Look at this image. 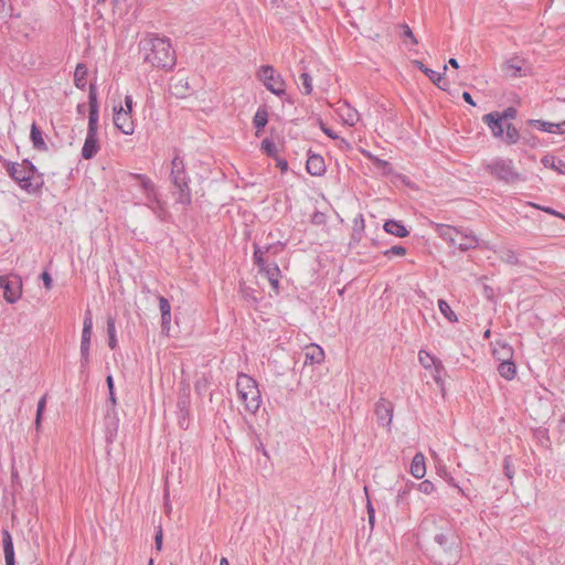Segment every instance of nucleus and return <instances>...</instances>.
Wrapping results in <instances>:
<instances>
[{"mask_svg":"<svg viewBox=\"0 0 565 565\" xmlns=\"http://www.w3.org/2000/svg\"><path fill=\"white\" fill-rule=\"evenodd\" d=\"M139 51L143 63L152 68L170 71L175 65V53L167 39L159 36L146 38L140 41Z\"/></svg>","mask_w":565,"mask_h":565,"instance_id":"f257e3e1","label":"nucleus"},{"mask_svg":"<svg viewBox=\"0 0 565 565\" xmlns=\"http://www.w3.org/2000/svg\"><path fill=\"white\" fill-rule=\"evenodd\" d=\"M2 163L9 177L28 193L36 192L42 185L40 177H36L38 169L30 160L24 159L19 163L3 159Z\"/></svg>","mask_w":565,"mask_h":565,"instance_id":"f03ea898","label":"nucleus"},{"mask_svg":"<svg viewBox=\"0 0 565 565\" xmlns=\"http://www.w3.org/2000/svg\"><path fill=\"white\" fill-rule=\"evenodd\" d=\"M98 104L95 87L89 85V118L88 129L81 150V154L85 160L94 158L100 150L98 139Z\"/></svg>","mask_w":565,"mask_h":565,"instance_id":"7ed1b4c3","label":"nucleus"},{"mask_svg":"<svg viewBox=\"0 0 565 565\" xmlns=\"http://www.w3.org/2000/svg\"><path fill=\"white\" fill-rule=\"evenodd\" d=\"M238 402L248 414H256L262 405V394L258 383L252 376L239 373L235 383Z\"/></svg>","mask_w":565,"mask_h":565,"instance_id":"20e7f679","label":"nucleus"},{"mask_svg":"<svg viewBox=\"0 0 565 565\" xmlns=\"http://www.w3.org/2000/svg\"><path fill=\"white\" fill-rule=\"evenodd\" d=\"M436 231L443 239L449 242L452 246L461 250H468L477 247L478 245V238L476 235L461 232L450 225L437 224Z\"/></svg>","mask_w":565,"mask_h":565,"instance_id":"39448f33","label":"nucleus"},{"mask_svg":"<svg viewBox=\"0 0 565 565\" xmlns=\"http://www.w3.org/2000/svg\"><path fill=\"white\" fill-rule=\"evenodd\" d=\"M134 99L130 95L125 97V106L119 103L113 107V121L115 127L124 135L131 136L135 132V121L132 119Z\"/></svg>","mask_w":565,"mask_h":565,"instance_id":"423d86ee","label":"nucleus"},{"mask_svg":"<svg viewBox=\"0 0 565 565\" xmlns=\"http://www.w3.org/2000/svg\"><path fill=\"white\" fill-rule=\"evenodd\" d=\"M258 79L273 94L281 96L286 92V82L281 74L270 65H263L257 72Z\"/></svg>","mask_w":565,"mask_h":565,"instance_id":"0eeeda50","label":"nucleus"},{"mask_svg":"<svg viewBox=\"0 0 565 565\" xmlns=\"http://www.w3.org/2000/svg\"><path fill=\"white\" fill-rule=\"evenodd\" d=\"M0 288L9 303H15L22 296V281L17 275L0 276Z\"/></svg>","mask_w":565,"mask_h":565,"instance_id":"6e6552de","label":"nucleus"},{"mask_svg":"<svg viewBox=\"0 0 565 565\" xmlns=\"http://www.w3.org/2000/svg\"><path fill=\"white\" fill-rule=\"evenodd\" d=\"M172 178L174 184L179 188L181 192V201L183 203H190V192L188 180L184 172V163L180 157L173 158L172 162Z\"/></svg>","mask_w":565,"mask_h":565,"instance_id":"1a4fd4ad","label":"nucleus"},{"mask_svg":"<svg viewBox=\"0 0 565 565\" xmlns=\"http://www.w3.org/2000/svg\"><path fill=\"white\" fill-rule=\"evenodd\" d=\"M503 72L508 77L518 78L533 74L531 65L521 57H512L503 65Z\"/></svg>","mask_w":565,"mask_h":565,"instance_id":"9d476101","label":"nucleus"},{"mask_svg":"<svg viewBox=\"0 0 565 565\" xmlns=\"http://www.w3.org/2000/svg\"><path fill=\"white\" fill-rule=\"evenodd\" d=\"M483 122L490 128L493 137L501 138L505 129L504 120L498 111L487 114L482 117Z\"/></svg>","mask_w":565,"mask_h":565,"instance_id":"9b49d317","label":"nucleus"},{"mask_svg":"<svg viewBox=\"0 0 565 565\" xmlns=\"http://www.w3.org/2000/svg\"><path fill=\"white\" fill-rule=\"evenodd\" d=\"M259 271L265 275L268 279L271 288L276 294L279 292V279L281 277V271L276 263H266L262 267H259Z\"/></svg>","mask_w":565,"mask_h":565,"instance_id":"f8f14e48","label":"nucleus"},{"mask_svg":"<svg viewBox=\"0 0 565 565\" xmlns=\"http://www.w3.org/2000/svg\"><path fill=\"white\" fill-rule=\"evenodd\" d=\"M489 170L491 174L495 175L497 178L512 181L518 179V173L513 171L512 167L504 163V162H494L489 166Z\"/></svg>","mask_w":565,"mask_h":565,"instance_id":"ddd939ff","label":"nucleus"},{"mask_svg":"<svg viewBox=\"0 0 565 565\" xmlns=\"http://www.w3.org/2000/svg\"><path fill=\"white\" fill-rule=\"evenodd\" d=\"M529 125L536 127L539 130L548 132V134H565V120L562 122H550L539 119H532L529 121Z\"/></svg>","mask_w":565,"mask_h":565,"instance_id":"4468645a","label":"nucleus"},{"mask_svg":"<svg viewBox=\"0 0 565 565\" xmlns=\"http://www.w3.org/2000/svg\"><path fill=\"white\" fill-rule=\"evenodd\" d=\"M324 358V351L320 345L311 343L305 348L306 364H321Z\"/></svg>","mask_w":565,"mask_h":565,"instance_id":"2eb2a0df","label":"nucleus"},{"mask_svg":"<svg viewBox=\"0 0 565 565\" xmlns=\"http://www.w3.org/2000/svg\"><path fill=\"white\" fill-rule=\"evenodd\" d=\"M426 458L423 452H417L412 459L409 473L416 479H423L426 476Z\"/></svg>","mask_w":565,"mask_h":565,"instance_id":"dca6fc26","label":"nucleus"},{"mask_svg":"<svg viewBox=\"0 0 565 565\" xmlns=\"http://www.w3.org/2000/svg\"><path fill=\"white\" fill-rule=\"evenodd\" d=\"M306 170L313 177L322 175L326 172V163L323 157L320 154L309 156L306 163Z\"/></svg>","mask_w":565,"mask_h":565,"instance_id":"f3484780","label":"nucleus"},{"mask_svg":"<svg viewBox=\"0 0 565 565\" xmlns=\"http://www.w3.org/2000/svg\"><path fill=\"white\" fill-rule=\"evenodd\" d=\"M338 114L342 122L348 126H354L360 120L358 110L347 103H343L341 106H339Z\"/></svg>","mask_w":565,"mask_h":565,"instance_id":"a211bd4d","label":"nucleus"},{"mask_svg":"<svg viewBox=\"0 0 565 565\" xmlns=\"http://www.w3.org/2000/svg\"><path fill=\"white\" fill-rule=\"evenodd\" d=\"M492 354L498 361L502 362V361L511 360L513 358L514 350L507 342L495 341L493 343Z\"/></svg>","mask_w":565,"mask_h":565,"instance_id":"6ab92c4d","label":"nucleus"},{"mask_svg":"<svg viewBox=\"0 0 565 565\" xmlns=\"http://www.w3.org/2000/svg\"><path fill=\"white\" fill-rule=\"evenodd\" d=\"M2 543L6 565H15L13 540L8 530L2 531Z\"/></svg>","mask_w":565,"mask_h":565,"instance_id":"aec40b11","label":"nucleus"},{"mask_svg":"<svg viewBox=\"0 0 565 565\" xmlns=\"http://www.w3.org/2000/svg\"><path fill=\"white\" fill-rule=\"evenodd\" d=\"M30 139L35 150L45 151L47 149L44 134L35 121L31 125Z\"/></svg>","mask_w":565,"mask_h":565,"instance_id":"412c9836","label":"nucleus"},{"mask_svg":"<svg viewBox=\"0 0 565 565\" xmlns=\"http://www.w3.org/2000/svg\"><path fill=\"white\" fill-rule=\"evenodd\" d=\"M159 309L161 312V326L163 331L168 333L171 328V306L167 298L159 297Z\"/></svg>","mask_w":565,"mask_h":565,"instance_id":"4be33fe9","label":"nucleus"},{"mask_svg":"<svg viewBox=\"0 0 565 565\" xmlns=\"http://www.w3.org/2000/svg\"><path fill=\"white\" fill-rule=\"evenodd\" d=\"M418 361L423 367L426 370H430L431 367H435L436 373H440L443 364L441 362L436 359L433 354H430L428 351L420 350L418 352Z\"/></svg>","mask_w":565,"mask_h":565,"instance_id":"5701e85b","label":"nucleus"},{"mask_svg":"<svg viewBox=\"0 0 565 565\" xmlns=\"http://www.w3.org/2000/svg\"><path fill=\"white\" fill-rule=\"evenodd\" d=\"M92 331H93V319H92V317H86V319L84 321V329H83V334H82V345H81L82 355L85 359V361H87V356H88Z\"/></svg>","mask_w":565,"mask_h":565,"instance_id":"b1692460","label":"nucleus"},{"mask_svg":"<svg viewBox=\"0 0 565 565\" xmlns=\"http://www.w3.org/2000/svg\"><path fill=\"white\" fill-rule=\"evenodd\" d=\"M383 228L386 233L401 238L406 237L409 234L408 230L399 221L395 220L385 222Z\"/></svg>","mask_w":565,"mask_h":565,"instance_id":"393cba45","label":"nucleus"},{"mask_svg":"<svg viewBox=\"0 0 565 565\" xmlns=\"http://www.w3.org/2000/svg\"><path fill=\"white\" fill-rule=\"evenodd\" d=\"M541 162L546 169L554 170L559 174H565V161L555 156L546 154L542 157Z\"/></svg>","mask_w":565,"mask_h":565,"instance_id":"a878e982","label":"nucleus"},{"mask_svg":"<svg viewBox=\"0 0 565 565\" xmlns=\"http://www.w3.org/2000/svg\"><path fill=\"white\" fill-rule=\"evenodd\" d=\"M499 374L507 381H512L518 373L515 363L511 360L500 362L498 366Z\"/></svg>","mask_w":565,"mask_h":565,"instance_id":"bb28decb","label":"nucleus"},{"mask_svg":"<svg viewBox=\"0 0 565 565\" xmlns=\"http://www.w3.org/2000/svg\"><path fill=\"white\" fill-rule=\"evenodd\" d=\"M254 126L256 127V136H259L263 128L268 122V110L266 107H259L253 118Z\"/></svg>","mask_w":565,"mask_h":565,"instance_id":"cd10ccee","label":"nucleus"},{"mask_svg":"<svg viewBox=\"0 0 565 565\" xmlns=\"http://www.w3.org/2000/svg\"><path fill=\"white\" fill-rule=\"evenodd\" d=\"M505 143L515 145L520 139V134L516 127L512 124H507L503 132V137H501Z\"/></svg>","mask_w":565,"mask_h":565,"instance_id":"c85d7f7f","label":"nucleus"},{"mask_svg":"<svg viewBox=\"0 0 565 565\" xmlns=\"http://www.w3.org/2000/svg\"><path fill=\"white\" fill-rule=\"evenodd\" d=\"M438 308H439L441 315L448 321H450V322H457L458 321L457 315L455 313V311L451 309V307L449 306V303L446 300L440 299L438 301Z\"/></svg>","mask_w":565,"mask_h":565,"instance_id":"c756f323","label":"nucleus"},{"mask_svg":"<svg viewBox=\"0 0 565 565\" xmlns=\"http://www.w3.org/2000/svg\"><path fill=\"white\" fill-rule=\"evenodd\" d=\"M364 228H365V224H364L363 216L362 215L356 216L353 220V231H354V233L352 235V239L355 241L356 243H359L362 239V235H363Z\"/></svg>","mask_w":565,"mask_h":565,"instance_id":"7c9ffc66","label":"nucleus"},{"mask_svg":"<svg viewBox=\"0 0 565 565\" xmlns=\"http://www.w3.org/2000/svg\"><path fill=\"white\" fill-rule=\"evenodd\" d=\"M86 74H87L86 67L82 64H78L74 72L75 84L78 88H84L86 86V84H87L86 78H85Z\"/></svg>","mask_w":565,"mask_h":565,"instance_id":"2f4dec72","label":"nucleus"},{"mask_svg":"<svg viewBox=\"0 0 565 565\" xmlns=\"http://www.w3.org/2000/svg\"><path fill=\"white\" fill-rule=\"evenodd\" d=\"M425 74L429 77V79L435 84L437 85L438 87L445 89V87L447 86V83L444 78V74L441 73H438L434 70H430L428 68Z\"/></svg>","mask_w":565,"mask_h":565,"instance_id":"473e14b6","label":"nucleus"},{"mask_svg":"<svg viewBox=\"0 0 565 565\" xmlns=\"http://www.w3.org/2000/svg\"><path fill=\"white\" fill-rule=\"evenodd\" d=\"M416 490H418L423 494L429 495L436 491V486L434 484V482L426 479L416 484Z\"/></svg>","mask_w":565,"mask_h":565,"instance_id":"72a5a7b5","label":"nucleus"},{"mask_svg":"<svg viewBox=\"0 0 565 565\" xmlns=\"http://www.w3.org/2000/svg\"><path fill=\"white\" fill-rule=\"evenodd\" d=\"M45 406H46V395L42 396L38 403L36 416H35V427L38 430L41 427L42 416L45 411Z\"/></svg>","mask_w":565,"mask_h":565,"instance_id":"f704fd0d","label":"nucleus"},{"mask_svg":"<svg viewBox=\"0 0 565 565\" xmlns=\"http://www.w3.org/2000/svg\"><path fill=\"white\" fill-rule=\"evenodd\" d=\"M376 414L388 416L390 420L392 419V405L387 401H380L376 404Z\"/></svg>","mask_w":565,"mask_h":565,"instance_id":"c9c22d12","label":"nucleus"},{"mask_svg":"<svg viewBox=\"0 0 565 565\" xmlns=\"http://www.w3.org/2000/svg\"><path fill=\"white\" fill-rule=\"evenodd\" d=\"M107 331H108V335H109V347H110V349H115L117 345V339H116L115 320L113 318H109L107 321Z\"/></svg>","mask_w":565,"mask_h":565,"instance_id":"e433bc0d","label":"nucleus"},{"mask_svg":"<svg viewBox=\"0 0 565 565\" xmlns=\"http://www.w3.org/2000/svg\"><path fill=\"white\" fill-rule=\"evenodd\" d=\"M262 150L273 158L277 157L276 145L270 139H264L260 145Z\"/></svg>","mask_w":565,"mask_h":565,"instance_id":"4c0bfd02","label":"nucleus"},{"mask_svg":"<svg viewBox=\"0 0 565 565\" xmlns=\"http://www.w3.org/2000/svg\"><path fill=\"white\" fill-rule=\"evenodd\" d=\"M299 79L301 82V86H302L303 93L306 95L311 94L313 87H312V79H311L310 75L307 74V73H302L299 76Z\"/></svg>","mask_w":565,"mask_h":565,"instance_id":"58836bf2","label":"nucleus"},{"mask_svg":"<svg viewBox=\"0 0 565 565\" xmlns=\"http://www.w3.org/2000/svg\"><path fill=\"white\" fill-rule=\"evenodd\" d=\"M265 253L266 252L263 250L260 247H258V246L255 247L253 258H254L255 264L258 266V268L267 263L265 260Z\"/></svg>","mask_w":565,"mask_h":565,"instance_id":"ea45409f","label":"nucleus"},{"mask_svg":"<svg viewBox=\"0 0 565 565\" xmlns=\"http://www.w3.org/2000/svg\"><path fill=\"white\" fill-rule=\"evenodd\" d=\"M402 30L403 36L406 38L413 45L418 44L416 36L414 35L412 29L407 24L402 25Z\"/></svg>","mask_w":565,"mask_h":565,"instance_id":"a19ab883","label":"nucleus"},{"mask_svg":"<svg viewBox=\"0 0 565 565\" xmlns=\"http://www.w3.org/2000/svg\"><path fill=\"white\" fill-rule=\"evenodd\" d=\"M391 254L396 256H404L406 255V248L403 246H393L391 249L384 253L385 256H388Z\"/></svg>","mask_w":565,"mask_h":565,"instance_id":"79ce46f5","label":"nucleus"},{"mask_svg":"<svg viewBox=\"0 0 565 565\" xmlns=\"http://www.w3.org/2000/svg\"><path fill=\"white\" fill-rule=\"evenodd\" d=\"M366 509H367V515H369V523L371 526H373L374 522H375V511H374V508L370 500H367Z\"/></svg>","mask_w":565,"mask_h":565,"instance_id":"37998d69","label":"nucleus"},{"mask_svg":"<svg viewBox=\"0 0 565 565\" xmlns=\"http://www.w3.org/2000/svg\"><path fill=\"white\" fill-rule=\"evenodd\" d=\"M41 279L43 280V284H44L46 289H51L52 288L53 280H52L51 275L47 271H43L41 274Z\"/></svg>","mask_w":565,"mask_h":565,"instance_id":"c03bdc74","label":"nucleus"},{"mask_svg":"<svg viewBox=\"0 0 565 565\" xmlns=\"http://www.w3.org/2000/svg\"><path fill=\"white\" fill-rule=\"evenodd\" d=\"M501 115V119L505 120L508 118L513 119L516 116V110L512 107L507 108L504 111L499 113Z\"/></svg>","mask_w":565,"mask_h":565,"instance_id":"a18cd8bd","label":"nucleus"},{"mask_svg":"<svg viewBox=\"0 0 565 565\" xmlns=\"http://www.w3.org/2000/svg\"><path fill=\"white\" fill-rule=\"evenodd\" d=\"M154 542H156V548L157 551H161L162 548V542H163V533H162V530L159 529L157 534H156V537H154Z\"/></svg>","mask_w":565,"mask_h":565,"instance_id":"49530a36","label":"nucleus"},{"mask_svg":"<svg viewBox=\"0 0 565 565\" xmlns=\"http://www.w3.org/2000/svg\"><path fill=\"white\" fill-rule=\"evenodd\" d=\"M276 161H277V167L282 171V172H286L288 170V162L282 159V158H279L278 156L275 158Z\"/></svg>","mask_w":565,"mask_h":565,"instance_id":"de8ad7c7","label":"nucleus"},{"mask_svg":"<svg viewBox=\"0 0 565 565\" xmlns=\"http://www.w3.org/2000/svg\"><path fill=\"white\" fill-rule=\"evenodd\" d=\"M321 129L330 138H332V139H338L339 138L338 135H335L331 129L326 127L323 124H321Z\"/></svg>","mask_w":565,"mask_h":565,"instance_id":"09e8293b","label":"nucleus"},{"mask_svg":"<svg viewBox=\"0 0 565 565\" xmlns=\"http://www.w3.org/2000/svg\"><path fill=\"white\" fill-rule=\"evenodd\" d=\"M409 491H411L409 487L399 491L397 494V501L399 502V501L404 500L408 495Z\"/></svg>","mask_w":565,"mask_h":565,"instance_id":"8fccbe9b","label":"nucleus"},{"mask_svg":"<svg viewBox=\"0 0 565 565\" xmlns=\"http://www.w3.org/2000/svg\"><path fill=\"white\" fill-rule=\"evenodd\" d=\"M462 98L465 99V102H467L468 104L472 105V106H476V103L473 102L472 99V96L468 93V92H465L462 94Z\"/></svg>","mask_w":565,"mask_h":565,"instance_id":"3c124183","label":"nucleus"},{"mask_svg":"<svg viewBox=\"0 0 565 565\" xmlns=\"http://www.w3.org/2000/svg\"><path fill=\"white\" fill-rule=\"evenodd\" d=\"M412 63H413L417 68H419L423 73H425V72L428 70V67H426V66H425L420 61H418V60H414Z\"/></svg>","mask_w":565,"mask_h":565,"instance_id":"603ef678","label":"nucleus"},{"mask_svg":"<svg viewBox=\"0 0 565 565\" xmlns=\"http://www.w3.org/2000/svg\"><path fill=\"white\" fill-rule=\"evenodd\" d=\"M107 385H108V390H109V395H113V391H115V388H114V380H113L111 375L107 376Z\"/></svg>","mask_w":565,"mask_h":565,"instance_id":"864d4df0","label":"nucleus"},{"mask_svg":"<svg viewBox=\"0 0 565 565\" xmlns=\"http://www.w3.org/2000/svg\"><path fill=\"white\" fill-rule=\"evenodd\" d=\"M86 109L89 111V103L87 105L86 104H78L77 105V111L79 114L85 113Z\"/></svg>","mask_w":565,"mask_h":565,"instance_id":"5fc2aeb1","label":"nucleus"},{"mask_svg":"<svg viewBox=\"0 0 565 565\" xmlns=\"http://www.w3.org/2000/svg\"><path fill=\"white\" fill-rule=\"evenodd\" d=\"M365 154L367 156V158L374 160L376 164H384L385 163L384 161H382L380 159H375L370 152H365Z\"/></svg>","mask_w":565,"mask_h":565,"instance_id":"6e6d98bb","label":"nucleus"},{"mask_svg":"<svg viewBox=\"0 0 565 565\" xmlns=\"http://www.w3.org/2000/svg\"><path fill=\"white\" fill-rule=\"evenodd\" d=\"M449 64L455 68L459 67L458 61L456 58H450Z\"/></svg>","mask_w":565,"mask_h":565,"instance_id":"4d7b16f0","label":"nucleus"},{"mask_svg":"<svg viewBox=\"0 0 565 565\" xmlns=\"http://www.w3.org/2000/svg\"><path fill=\"white\" fill-rule=\"evenodd\" d=\"M220 565H230V563H228L227 558L222 557L220 561Z\"/></svg>","mask_w":565,"mask_h":565,"instance_id":"13d9d810","label":"nucleus"},{"mask_svg":"<svg viewBox=\"0 0 565 565\" xmlns=\"http://www.w3.org/2000/svg\"><path fill=\"white\" fill-rule=\"evenodd\" d=\"M109 398H110L113 405H115L116 404L115 391H113V395H109Z\"/></svg>","mask_w":565,"mask_h":565,"instance_id":"bf43d9fd","label":"nucleus"},{"mask_svg":"<svg viewBox=\"0 0 565 565\" xmlns=\"http://www.w3.org/2000/svg\"><path fill=\"white\" fill-rule=\"evenodd\" d=\"M542 210H543V211H545V212H547V213H550V214H553V215H555V214H556V213H555L553 210H551V209H542Z\"/></svg>","mask_w":565,"mask_h":565,"instance_id":"052dcab7","label":"nucleus"},{"mask_svg":"<svg viewBox=\"0 0 565 565\" xmlns=\"http://www.w3.org/2000/svg\"><path fill=\"white\" fill-rule=\"evenodd\" d=\"M490 334H491V331L488 329L486 332H484V338H490Z\"/></svg>","mask_w":565,"mask_h":565,"instance_id":"680f3d73","label":"nucleus"},{"mask_svg":"<svg viewBox=\"0 0 565 565\" xmlns=\"http://www.w3.org/2000/svg\"><path fill=\"white\" fill-rule=\"evenodd\" d=\"M6 4L4 0H0V8H3Z\"/></svg>","mask_w":565,"mask_h":565,"instance_id":"e2e57ef3","label":"nucleus"},{"mask_svg":"<svg viewBox=\"0 0 565 565\" xmlns=\"http://www.w3.org/2000/svg\"><path fill=\"white\" fill-rule=\"evenodd\" d=\"M71 554L67 556L66 564L70 563Z\"/></svg>","mask_w":565,"mask_h":565,"instance_id":"0e129e2a","label":"nucleus"},{"mask_svg":"<svg viewBox=\"0 0 565 565\" xmlns=\"http://www.w3.org/2000/svg\"><path fill=\"white\" fill-rule=\"evenodd\" d=\"M148 565H153V559L152 558L149 561Z\"/></svg>","mask_w":565,"mask_h":565,"instance_id":"69168bd1","label":"nucleus"},{"mask_svg":"<svg viewBox=\"0 0 565 565\" xmlns=\"http://www.w3.org/2000/svg\"><path fill=\"white\" fill-rule=\"evenodd\" d=\"M341 143L348 145L344 139H341Z\"/></svg>","mask_w":565,"mask_h":565,"instance_id":"338daca9","label":"nucleus"},{"mask_svg":"<svg viewBox=\"0 0 565 565\" xmlns=\"http://www.w3.org/2000/svg\"><path fill=\"white\" fill-rule=\"evenodd\" d=\"M98 3H103L105 2V0H96Z\"/></svg>","mask_w":565,"mask_h":565,"instance_id":"774afa93","label":"nucleus"}]
</instances>
